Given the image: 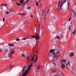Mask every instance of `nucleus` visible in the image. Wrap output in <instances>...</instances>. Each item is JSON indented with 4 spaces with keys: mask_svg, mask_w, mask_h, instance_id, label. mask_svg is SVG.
<instances>
[{
    "mask_svg": "<svg viewBox=\"0 0 76 76\" xmlns=\"http://www.w3.org/2000/svg\"><path fill=\"white\" fill-rule=\"evenodd\" d=\"M60 55V52L57 50H54L51 49L50 50L49 53V57L53 58L54 57H58Z\"/></svg>",
    "mask_w": 76,
    "mask_h": 76,
    "instance_id": "obj_1",
    "label": "nucleus"
},
{
    "mask_svg": "<svg viewBox=\"0 0 76 76\" xmlns=\"http://www.w3.org/2000/svg\"><path fill=\"white\" fill-rule=\"evenodd\" d=\"M31 37L35 38V39H36V42H37V40L39 39V34H36V35L34 36L31 35Z\"/></svg>",
    "mask_w": 76,
    "mask_h": 76,
    "instance_id": "obj_2",
    "label": "nucleus"
},
{
    "mask_svg": "<svg viewBox=\"0 0 76 76\" xmlns=\"http://www.w3.org/2000/svg\"><path fill=\"white\" fill-rule=\"evenodd\" d=\"M42 16L43 19L45 20L46 18V12L45 9L42 10Z\"/></svg>",
    "mask_w": 76,
    "mask_h": 76,
    "instance_id": "obj_3",
    "label": "nucleus"
},
{
    "mask_svg": "<svg viewBox=\"0 0 76 76\" xmlns=\"http://www.w3.org/2000/svg\"><path fill=\"white\" fill-rule=\"evenodd\" d=\"M3 51L4 54H6L9 52V49L7 48H4L3 49Z\"/></svg>",
    "mask_w": 76,
    "mask_h": 76,
    "instance_id": "obj_4",
    "label": "nucleus"
},
{
    "mask_svg": "<svg viewBox=\"0 0 76 76\" xmlns=\"http://www.w3.org/2000/svg\"><path fill=\"white\" fill-rule=\"evenodd\" d=\"M15 51V50L12 49H10V51L8 53V54L9 55H10V54H13V53H14Z\"/></svg>",
    "mask_w": 76,
    "mask_h": 76,
    "instance_id": "obj_5",
    "label": "nucleus"
},
{
    "mask_svg": "<svg viewBox=\"0 0 76 76\" xmlns=\"http://www.w3.org/2000/svg\"><path fill=\"white\" fill-rule=\"evenodd\" d=\"M66 2V0H63L61 1V3L60 4V9H61V7H62V6L64 3H65Z\"/></svg>",
    "mask_w": 76,
    "mask_h": 76,
    "instance_id": "obj_6",
    "label": "nucleus"
},
{
    "mask_svg": "<svg viewBox=\"0 0 76 76\" xmlns=\"http://www.w3.org/2000/svg\"><path fill=\"white\" fill-rule=\"evenodd\" d=\"M23 2H24V1L23 0H20V6H24V3Z\"/></svg>",
    "mask_w": 76,
    "mask_h": 76,
    "instance_id": "obj_7",
    "label": "nucleus"
},
{
    "mask_svg": "<svg viewBox=\"0 0 76 76\" xmlns=\"http://www.w3.org/2000/svg\"><path fill=\"white\" fill-rule=\"evenodd\" d=\"M61 67L62 69H64L65 68V65L62 63V61H61Z\"/></svg>",
    "mask_w": 76,
    "mask_h": 76,
    "instance_id": "obj_8",
    "label": "nucleus"
},
{
    "mask_svg": "<svg viewBox=\"0 0 76 76\" xmlns=\"http://www.w3.org/2000/svg\"><path fill=\"white\" fill-rule=\"evenodd\" d=\"M72 22H71L69 27V32H70L71 31V29H72Z\"/></svg>",
    "mask_w": 76,
    "mask_h": 76,
    "instance_id": "obj_9",
    "label": "nucleus"
},
{
    "mask_svg": "<svg viewBox=\"0 0 76 76\" xmlns=\"http://www.w3.org/2000/svg\"><path fill=\"white\" fill-rule=\"evenodd\" d=\"M66 64L67 67H70V61H67L66 62Z\"/></svg>",
    "mask_w": 76,
    "mask_h": 76,
    "instance_id": "obj_10",
    "label": "nucleus"
},
{
    "mask_svg": "<svg viewBox=\"0 0 76 76\" xmlns=\"http://www.w3.org/2000/svg\"><path fill=\"white\" fill-rule=\"evenodd\" d=\"M32 55H29L27 57V59H28V60H30V59H31V58H32Z\"/></svg>",
    "mask_w": 76,
    "mask_h": 76,
    "instance_id": "obj_11",
    "label": "nucleus"
},
{
    "mask_svg": "<svg viewBox=\"0 0 76 76\" xmlns=\"http://www.w3.org/2000/svg\"><path fill=\"white\" fill-rule=\"evenodd\" d=\"M72 72L73 73L76 72V68L75 67H74L72 68Z\"/></svg>",
    "mask_w": 76,
    "mask_h": 76,
    "instance_id": "obj_12",
    "label": "nucleus"
},
{
    "mask_svg": "<svg viewBox=\"0 0 76 76\" xmlns=\"http://www.w3.org/2000/svg\"><path fill=\"white\" fill-rule=\"evenodd\" d=\"M36 70H37V71L38 72H41V67H37L36 69Z\"/></svg>",
    "mask_w": 76,
    "mask_h": 76,
    "instance_id": "obj_13",
    "label": "nucleus"
},
{
    "mask_svg": "<svg viewBox=\"0 0 76 76\" xmlns=\"http://www.w3.org/2000/svg\"><path fill=\"white\" fill-rule=\"evenodd\" d=\"M36 34H39V33L38 32V31H39V30H38V28H37V27H36Z\"/></svg>",
    "mask_w": 76,
    "mask_h": 76,
    "instance_id": "obj_14",
    "label": "nucleus"
},
{
    "mask_svg": "<svg viewBox=\"0 0 76 76\" xmlns=\"http://www.w3.org/2000/svg\"><path fill=\"white\" fill-rule=\"evenodd\" d=\"M8 45L10 47H13V46H14V45L13 44H9Z\"/></svg>",
    "mask_w": 76,
    "mask_h": 76,
    "instance_id": "obj_15",
    "label": "nucleus"
},
{
    "mask_svg": "<svg viewBox=\"0 0 76 76\" xmlns=\"http://www.w3.org/2000/svg\"><path fill=\"white\" fill-rule=\"evenodd\" d=\"M38 60V56L37 55L36 56V59L35 61H34V63H36V61H37V60Z\"/></svg>",
    "mask_w": 76,
    "mask_h": 76,
    "instance_id": "obj_16",
    "label": "nucleus"
},
{
    "mask_svg": "<svg viewBox=\"0 0 76 76\" xmlns=\"http://www.w3.org/2000/svg\"><path fill=\"white\" fill-rule=\"evenodd\" d=\"M25 67H26V66H24L22 69V72H23V71H25Z\"/></svg>",
    "mask_w": 76,
    "mask_h": 76,
    "instance_id": "obj_17",
    "label": "nucleus"
},
{
    "mask_svg": "<svg viewBox=\"0 0 76 76\" xmlns=\"http://www.w3.org/2000/svg\"><path fill=\"white\" fill-rule=\"evenodd\" d=\"M10 12H14V10L13 9H10Z\"/></svg>",
    "mask_w": 76,
    "mask_h": 76,
    "instance_id": "obj_18",
    "label": "nucleus"
},
{
    "mask_svg": "<svg viewBox=\"0 0 76 76\" xmlns=\"http://www.w3.org/2000/svg\"><path fill=\"white\" fill-rule=\"evenodd\" d=\"M28 39V37H27V38H26L25 37L23 38L22 39L23 40H26V39Z\"/></svg>",
    "mask_w": 76,
    "mask_h": 76,
    "instance_id": "obj_19",
    "label": "nucleus"
},
{
    "mask_svg": "<svg viewBox=\"0 0 76 76\" xmlns=\"http://www.w3.org/2000/svg\"><path fill=\"white\" fill-rule=\"evenodd\" d=\"M56 38H57V39H60V37L58 36H57Z\"/></svg>",
    "mask_w": 76,
    "mask_h": 76,
    "instance_id": "obj_20",
    "label": "nucleus"
},
{
    "mask_svg": "<svg viewBox=\"0 0 76 76\" xmlns=\"http://www.w3.org/2000/svg\"><path fill=\"white\" fill-rule=\"evenodd\" d=\"M61 61H62V62H63V63H66V61L65 60V59H64L63 60V61L61 60Z\"/></svg>",
    "mask_w": 76,
    "mask_h": 76,
    "instance_id": "obj_21",
    "label": "nucleus"
},
{
    "mask_svg": "<svg viewBox=\"0 0 76 76\" xmlns=\"http://www.w3.org/2000/svg\"><path fill=\"white\" fill-rule=\"evenodd\" d=\"M70 55L72 56H74V53H70Z\"/></svg>",
    "mask_w": 76,
    "mask_h": 76,
    "instance_id": "obj_22",
    "label": "nucleus"
},
{
    "mask_svg": "<svg viewBox=\"0 0 76 76\" xmlns=\"http://www.w3.org/2000/svg\"><path fill=\"white\" fill-rule=\"evenodd\" d=\"M31 61H33V60H34V56L32 58H31Z\"/></svg>",
    "mask_w": 76,
    "mask_h": 76,
    "instance_id": "obj_23",
    "label": "nucleus"
},
{
    "mask_svg": "<svg viewBox=\"0 0 76 76\" xmlns=\"http://www.w3.org/2000/svg\"><path fill=\"white\" fill-rule=\"evenodd\" d=\"M76 32V30H74L72 32L73 34H75V32Z\"/></svg>",
    "mask_w": 76,
    "mask_h": 76,
    "instance_id": "obj_24",
    "label": "nucleus"
},
{
    "mask_svg": "<svg viewBox=\"0 0 76 76\" xmlns=\"http://www.w3.org/2000/svg\"><path fill=\"white\" fill-rule=\"evenodd\" d=\"M16 4L18 6H20V3L19 4L18 3H16Z\"/></svg>",
    "mask_w": 76,
    "mask_h": 76,
    "instance_id": "obj_25",
    "label": "nucleus"
},
{
    "mask_svg": "<svg viewBox=\"0 0 76 76\" xmlns=\"http://www.w3.org/2000/svg\"><path fill=\"white\" fill-rule=\"evenodd\" d=\"M16 41H20V39L19 38H18L17 39H16Z\"/></svg>",
    "mask_w": 76,
    "mask_h": 76,
    "instance_id": "obj_26",
    "label": "nucleus"
},
{
    "mask_svg": "<svg viewBox=\"0 0 76 76\" xmlns=\"http://www.w3.org/2000/svg\"><path fill=\"white\" fill-rule=\"evenodd\" d=\"M59 6H58V7H57V10H59Z\"/></svg>",
    "mask_w": 76,
    "mask_h": 76,
    "instance_id": "obj_27",
    "label": "nucleus"
},
{
    "mask_svg": "<svg viewBox=\"0 0 76 76\" xmlns=\"http://www.w3.org/2000/svg\"><path fill=\"white\" fill-rule=\"evenodd\" d=\"M22 57H25V55L22 54Z\"/></svg>",
    "mask_w": 76,
    "mask_h": 76,
    "instance_id": "obj_28",
    "label": "nucleus"
},
{
    "mask_svg": "<svg viewBox=\"0 0 76 76\" xmlns=\"http://www.w3.org/2000/svg\"><path fill=\"white\" fill-rule=\"evenodd\" d=\"M49 9H48V10L47 11V14H48V13H49Z\"/></svg>",
    "mask_w": 76,
    "mask_h": 76,
    "instance_id": "obj_29",
    "label": "nucleus"
},
{
    "mask_svg": "<svg viewBox=\"0 0 76 76\" xmlns=\"http://www.w3.org/2000/svg\"><path fill=\"white\" fill-rule=\"evenodd\" d=\"M60 1H59V3H58V6L60 5Z\"/></svg>",
    "mask_w": 76,
    "mask_h": 76,
    "instance_id": "obj_30",
    "label": "nucleus"
},
{
    "mask_svg": "<svg viewBox=\"0 0 76 76\" xmlns=\"http://www.w3.org/2000/svg\"><path fill=\"white\" fill-rule=\"evenodd\" d=\"M6 13L7 15H8V14H9V12H7Z\"/></svg>",
    "mask_w": 76,
    "mask_h": 76,
    "instance_id": "obj_31",
    "label": "nucleus"
},
{
    "mask_svg": "<svg viewBox=\"0 0 76 76\" xmlns=\"http://www.w3.org/2000/svg\"><path fill=\"white\" fill-rule=\"evenodd\" d=\"M5 20V19H4V18H3V22H4Z\"/></svg>",
    "mask_w": 76,
    "mask_h": 76,
    "instance_id": "obj_32",
    "label": "nucleus"
},
{
    "mask_svg": "<svg viewBox=\"0 0 76 76\" xmlns=\"http://www.w3.org/2000/svg\"><path fill=\"white\" fill-rule=\"evenodd\" d=\"M26 3H28L29 1L28 0H26Z\"/></svg>",
    "mask_w": 76,
    "mask_h": 76,
    "instance_id": "obj_33",
    "label": "nucleus"
},
{
    "mask_svg": "<svg viewBox=\"0 0 76 76\" xmlns=\"http://www.w3.org/2000/svg\"><path fill=\"white\" fill-rule=\"evenodd\" d=\"M0 51H1V52H3V50H2V49H0Z\"/></svg>",
    "mask_w": 76,
    "mask_h": 76,
    "instance_id": "obj_34",
    "label": "nucleus"
},
{
    "mask_svg": "<svg viewBox=\"0 0 76 76\" xmlns=\"http://www.w3.org/2000/svg\"><path fill=\"white\" fill-rule=\"evenodd\" d=\"M38 5H39V4H38V2H37L36 5L38 6Z\"/></svg>",
    "mask_w": 76,
    "mask_h": 76,
    "instance_id": "obj_35",
    "label": "nucleus"
},
{
    "mask_svg": "<svg viewBox=\"0 0 76 76\" xmlns=\"http://www.w3.org/2000/svg\"><path fill=\"white\" fill-rule=\"evenodd\" d=\"M67 4L68 6V8H69V2H68Z\"/></svg>",
    "mask_w": 76,
    "mask_h": 76,
    "instance_id": "obj_36",
    "label": "nucleus"
},
{
    "mask_svg": "<svg viewBox=\"0 0 76 76\" xmlns=\"http://www.w3.org/2000/svg\"><path fill=\"white\" fill-rule=\"evenodd\" d=\"M1 7H2V6H4V4H1Z\"/></svg>",
    "mask_w": 76,
    "mask_h": 76,
    "instance_id": "obj_37",
    "label": "nucleus"
},
{
    "mask_svg": "<svg viewBox=\"0 0 76 76\" xmlns=\"http://www.w3.org/2000/svg\"><path fill=\"white\" fill-rule=\"evenodd\" d=\"M27 8L28 9H31V7H27Z\"/></svg>",
    "mask_w": 76,
    "mask_h": 76,
    "instance_id": "obj_38",
    "label": "nucleus"
},
{
    "mask_svg": "<svg viewBox=\"0 0 76 76\" xmlns=\"http://www.w3.org/2000/svg\"><path fill=\"white\" fill-rule=\"evenodd\" d=\"M71 20V18H69V22H70V21Z\"/></svg>",
    "mask_w": 76,
    "mask_h": 76,
    "instance_id": "obj_39",
    "label": "nucleus"
},
{
    "mask_svg": "<svg viewBox=\"0 0 76 76\" xmlns=\"http://www.w3.org/2000/svg\"><path fill=\"white\" fill-rule=\"evenodd\" d=\"M18 14L19 15H20V16H21V15H22V13H19Z\"/></svg>",
    "mask_w": 76,
    "mask_h": 76,
    "instance_id": "obj_40",
    "label": "nucleus"
},
{
    "mask_svg": "<svg viewBox=\"0 0 76 76\" xmlns=\"http://www.w3.org/2000/svg\"><path fill=\"white\" fill-rule=\"evenodd\" d=\"M25 15V13H23V14H22L21 15V16H22V15Z\"/></svg>",
    "mask_w": 76,
    "mask_h": 76,
    "instance_id": "obj_41",
    "label": "nucleus"
},
{
    "mask_svg": "<svg viewBox=\"0 0 76 76\" xmlns=\"http://www.w3.org/2000/svg\"><path fill=\"white\" fill-rule=\"evenodd\" d=\"M33 17H34L33 15H31V18H33Z\"/></svg>",
    "mask_w": 76,
    "mask_h": 76,
    "instance_id": "obj_42",
    "label": "nucleus"
},
{
    "mask_svg": "<svg viewBox=\"0 0 76 76\" xmlns=\"http://www.w3.org/2000/svg\"><path fill=\"white\" fill-rule=\"evenodd\" d=\"M75 15V16H76V13H74V15Z\"/></svg>",
    "mask_w": 76,
    "mask_h": 76,
    "instance_id": "obj_43",
    "label": "nucleus"
},
{
    "mask_svg": "<svg viewBox=\"0 0 76 76\" xmlns=\"http://www.w3.org/2000/svg\"><path fill=\"white\" fill-rule=\"evenodd\" d=\"M38 18H37V21H38Z\"/></svg>",
    "mask_w": 76,
    "mask_h": 76,
    "instance_id": "obj_44",
    "label": "nucleus"
},
{
    "mask_svg": "<svg viewBox=\"0 0 76 76\" xmlns=\"http://www.w3.org/2000/svg\"><path fill=\"white\" fill-rule=\"evenodd\" d=\"M4 5H5V6H7V4H4Z\"/></svg>",
    "mask_w": 76,
    "mask_h": 76,
    "instance_id": "obj_45",
    "label": "nucleus"
},
{
    "mask_svg": "<svg viewBox=\"0 0 76 76\" xmlns=\"http://www.w3.org/2000/svg\"><path fill=\"white\" fill-rule=\"evenodd\" d=\"M10 66H12V65H10Z\"/></svg>",
    "mask_w": 76,
    "mask_h": 76,
    "instance_id": "obj_46",
    "label": "nucleus"
},
{
    "mask_svg": "<svg viewBox=\"0 0 76 76\" xmlns=\"http://www.w3.org/2000/svg\"><path fill=\"white\" fill-rule=\"evenodd\" d=\"M39 26H40V24H39Z\"/></svg>",
    "mask_w": 76,
    "mask_h": 76,
    "instance_id": "obj_47",
    "label": "nucleus"
},
{
    "mask_svg": "<svg viewBox=\"0 0 76 76\" xmlns=\"http://www.w3.org/2000/svg\"><path fill=\"white\" fill-rule=\"evenodd\" d=\"M35 26H36V25H35Z\"/></svg>",
    "mask_w": 76,
    "mask_h": 76,
    "instance_id": "obj_48",
    "label": "nucleus"
},
{
    "mask_svg": "<svg viewBox=\"0 0 76 76\" xmlns=\"http://www.w3.org/2000/svg\"><path fill=\"white\" fill-rule=\"evenodd\" d=\"M39 0V1H41V0Z\"/></svg>",
    "mask_w": 76,
    "mask_h": 76,
    "instance_id": "obj_49",
    "label": "nucleus"
},
{
    "mask_svg": "<svg viewBox=\"0 0 76 76\" xmlns=\"http://www.w3.org/2000/svg\"><path fill=\"white\" fill-rule=\"evenodd\" d=\"M9 56H10V55Z\"/></svg>",
    "mask_w": 76,
    "mask_h": 76,
    "instance_id": "obj_50",
    "label": "nucleus"
},
{
    "mask_svg": "<svg viewBox=\"0 0 76 76\" xmlns=\"http://www.w3.org/2000/svg\"><path fill=\"white\" fill-rule=\"evenodd\" d=\"M49 58H50V57H49Z\"/></svg>",
    "mask_w": 76,
    "mask_h": 76,
    "instance_id": "obj_51",
    "label": "nucleus"
},
{
    "mask_svg": "<svg viewBox=\"0 0 76 76\" xmlns=\"http://www.w3.org/2000/svg\"><path fill=\"white\" fill-rule=\"evenodd\" d=\"M52 72H53V71H52Z\"/></svg>",
    "mask_w": 76,
    "mask_h": 76,
    "instance_id": "obj_52",
    "label": "nucleus"
}]
</instances>
